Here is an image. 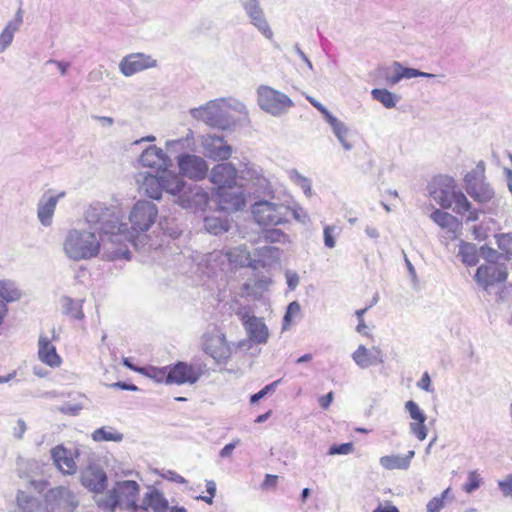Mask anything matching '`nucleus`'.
<instances>
[{
    "mask_svg": "<svg viewBox=\"0 0 512 512\" xmlns=\"http://www.w3.org/2000/svg\"><path fill=\"white\" fill-rule=\"evenodd\" d=\"M238 170L230 162L215 165L210 181L216 186L215 195L221 210L239 211L246 205V197L238 184Z\"/></svg>",
    "mask_w": 512,
    "mask_h": 512,
    "instance_id": "1",
    "label": "nucleus"
},
{
    "mask_svg": "<svg viewBox=\"0 0 512 512\" xmlns=\"http://www.w3.org/2000/svg\"><path fill=\"white\" fill-rule=\"evenodd\" d=\"M430 196L443 208H453L458 215H466L467 221H476L479 212L472 208V204L465 194L457 187L455 180L446 175L435 177L428 186Z\"/></svg>",
    "mask_w": 512,
    "mask_h": 512,
    "instance_id": "2",
    "label": "nucleus"
},
{
    "mask_svg": "<svg viewBox=\"0 0 512 512\" xmlns=\"http://www.w3.org/2000/svg\"><path fill=\"white\" fill-rule=\"evenodd\" d=\"M480 251L486 262L476 270V283L486 291L504 284L508 278V269L504 263L499 262L500 254L488 246H482Z\"/></svg>",
    "mask_w": 512,
    "mask_h": 512,
    "instance_id": "3",
    "label": "nucleus"
},
{
    "mask_svg": "<svg viewBox=\"0 0 512 512\" xmlns=\"http://www.w3.org/2000/svg\"><path fill=\"white\" fill-rule=\"evenodd\" d=\"M63 248L72 260L80 261L96 257L101 243L95 233L87 230H70L65 238Z\"/></svg>",
    "mask_w": 512,
    "mask_h": 512,
    "instance_id": "4",
    "label": "nucleus"
},
{
    "mask_svg": "<svg viewBox=\"0 0 512 512\" xmlns=\"http://www.w3.org/2000/svg\"><path fill=\"white\" fill-rule=\"evenodd\" d=\"M139 495L140 485L136 481H118L105 496L97 500V505L104 512H114L117 507L123 510L138 502Z\"/></svg>",
    "mask_w": 512,
    "mask_h": 512,
    "instance_id": "5",
    "label": "nucleus"
},
{
    "mask_svg": "<svg viewBox=\"0 0 512 512\" xmlns=\"http://www.w3.org/2000/svg\"><path fill=\"white\" fill-rule=\"evenodd\" d=\"M255 221L261 226H277L289 221L290 206L283 203L259 201L252 206Z\"/></svg>",
    "mask_w": 512,
    "mask_h": 512,
    "instance_id": "6",
    "label": "nucleus"
},
{
    "mask_svg": "<svg viewBox=\"0 0 512 512\" xmlns=\"http://www.w3.org/2000/svg\"><path fill=\"white\" fill-rule=\"evenodd\" d=\"M201 348L205 354L217 363H225L231 357V347L226 335L216 326L202 335Z\"/></svg>",
    "mask_w": 512,
    "mask_h": 512,
    "instance_id": "7",
    "label": "nucleus"
},
{
    "mask_svg": "<svg viewBox=\"0 0 512 512\" xmlns=\"http://www.w3.org/2000/svg\"><path fill=\"white\" fill-rule=\"evenodd\" d=\"M257 103L262 110L274 116L281 115L294 105L286 94L268 85L257 88Z\"/></svg>",
    "mask_w": 512,
    "mask_h": 512,
    "instance_id": "8",
    "label": "nucleus"
},
{
    "mask_svg": "<svg viewBox=\"0 0 512 512\" xmlns=\"http://www.w3.org/2000/svg\"><path fill=\"white\" fill-rule=\"evenodd\" d=\"M203 374L204 370L200 365L178 361L173 365H169V385H193Z\"/></svg>",
    "mask_w": 512,
    "mask_h": 512,
    "instance_id": "9",
    "label": "nucleus"
},
{
    "mask_svg": "<svg viewBox=\"0 0 512 512\" xmlns=\"http://www.w3.org/2000/svg\"><path fill=\"white\" fill-rule=\"evenodd\" d=\"M157 213L158 210L155 204L148 201L137 202L129 217L132 229L135 232L147 231L154 224Z\"/></svg>",
    "mask_w": 512,
    "mask_h": 512,
    "instance_id": "10",
    "label": "nucleus"
},
{
    "mask_svg": "<svg viewBox=\"0 0 512 512\" xmlns=\"http://www.w3.org/2000/svg\"><path fill=\"white\" fill-rule=\"evenodd\" d=\"M179 171L193 180H203L208 174V164L204 158L194 154H182L177 158Z\"/></svg>",
    "mask_w": 512,
    "mask_h": 512,
    "instance_id": "11",
    "label": "nucleus"
},
{
    "mask_svg": "<svg viewBox=\"0 0 512 512\" xmlns=\"http://www.w3.org/2000/svg\"><path fill=\"white\" fill-rule=\"evenodd\" d=\"M465 189L467 193L477 202L486 203L489 202L494 192L490 186L480 179L475 173L467 174L464 178Z\"/></svg>",
    "mask_w": 512,
    "mask_h": 512,
    "instance_id": "12",
    "label": "nucleus"
},
{
    "mask_svg": "<svg viewBox=\"0 0 512 512\" xmlns=\"http://www.w3.org/2000/svg\"><path fill=\"white\" fill-rule=\"evenodd\" d=\"M154 66H156V61L142 53H133L125 56L119 65L121 73L125 76H132Z\"/></svg>",
    "mask_w": 512,
    "mask_h": 512,
    "instance_id": "13",
    "label": "nucleus"
},
{
    "mask_svg": "<svg viewBox=\"0 0 512 512\" xmlns=\"http://www.w3.org/2000/svg\"><path fill=\"white\" fill-rule=\"evenodd\" d=\"M405 408L413 420V422L410 423L411 432L419 441L425 440L427 437V428L425 425L426 415L413 400L407 401L405 403Z\"/></svg>",
    "mask_w": 512,
    "mask_h": 512,
    "instance_id": "14",
    "label": "nucleus"
},
{
    "mask_svg": "<svg viewBox=\"0 0 512 512\" xmlns=\"http://www.w3.org/2000/svg\"><path fill=\"white\" fill-rule=\"evenodd\" d=\"M178 204L186 209L205 210L209 202V195L200 187L190 188L188 192L180 196Z\"/></svg>",
    "mask_w": 512,
    "mask_h": 512,
    "instance_id": "15",
    "label": "nucleus"
},
{
    "mask_svg": "<svg viewBox=\"0 0 512 512\" xmlns=\"http://www.w3.org/2000/svg\"><path fill=\"white\" fill-rule=\"evenodd\" d=\"M352 357L355 363L363 369L383 363L382 350L376 346L368 349L364 345H360Z\"/></svg>",
    "mask_w": 512,
    "mask_h": 512,
    "instance_id": "16",
    "label": "nucleus"
},
{
    "mask_svg": "<svg viewBox=\"0 0 512 512\" xmlns=\"http://www.w3.org/2000/svg\"><path fill=\"white\" fill-rule=\"evenodd\" d=\"M81 483L84 487L94 493H100L106 488V474L94 467H87L81 472Z\"/></svg>",
    "mask_w": 512,
    "mask_h": 512,
    "instance_id": "17",
    "label": "nucleus"
},
{
    "mask_svg": "<svg viewBox=\"0 0 512 512\" xmlns=\"http://www.w3.org/2000/svg\"><path fill=\"white\" fill-rule=\"evenodd\" d=\"M204 147L208 156L214 160L225 161L232 155V147L228 145L222 137H207L204 142Z\"/></svg>",
    "mask_w": 512,
    "mask_h": 512,
    "instance_id": "18",
    "label": "nucleus"
},
{
    "mask_svg": "<svg viewBox=\"0 0 512 512\" xmlns=\"http://www.w3.org/2000/svg\"><path fill=\"white\" fill-rule=\"evenodd\" d=\"M242 323L247 330L248 335L257 343H265L269 333L265 323L254 315L245 314L242 317Z\"/></svg>",
    "mask_w": 512,
    "mask_h": 512,
    "instance_id": "19",
    "label": "nucleus"
},
{
    "mask_svg": "<svg viewBox=\"0 0 512 512\" xmlns=\"http://www.w3.org/2000/svg\"><path fill=\"white\" fill-rule=\"evenodd\" d=\"M51 455L61 472L64 474H74L76 472V463L68 449L62 445H58L52 449Z\"/></svg>",
    "mask_w": 512,
    "mask_h": 512,
    "instance_id": "20",
    "label": "nucleus"
},
{
    "mask_svg": "<svg viewBox=\"0 0 512 512\" xmlns=\"http://www.w3.org/2000/svg\"><path fill=\"white\" fill-rule=\"evenodd\" d=\"M140 163L157 171H162L166 167V155L163 150L155 145L146 148L140 156Z\"/></svg>",
    "mask_w": 512,
    "mask_h": 512,
    "instance_id": "21",
    "label": "nucleus"
},
{
    "mask_svg": "<svg viewBox=\"0 0 512 512\" xmlns=\"http://www.w3.org/2000/svg\"><path fill=\"white\" fill-rule=\"evenodd\" d=\"M38 344V356L41 362L53 368L60 366L62 362L61 357L58 355L56 347L50 340L47 337L41 336Z\"/></svg>",
    "mask_w": 512,
    "mask_h": 512,
    "instance_id": "22",
    "label": "nucleus"
},
{
    "mask_svg": "<svg viewBox=\"0 0 512 512\" xmlns=\"http://www.w3.org/2000/svg\"><path fill=\"white\" fill-rule=\"evenodd\" d=\"M64 195L65 192H61L58 195L49 196L47 198L43 196L39 201L38 218L43 225L48 226L51 224L57 202L61 197H64Z\"/></svg>",
    "mask_w": 512,
    "mask_h": 512,
    "instance_id": "23",
    "label": "nucleus"
},
{
    "mask_svg": "<svg viewBox=\"0 0 512 512\" xmlns=\"http://www.w3.org/2000/svg\"><path fill=\"white\" fill-rule=\"evenodd\" d=\"M142 501L147 512H167L169 509L167 499L157 489L145 493Z\"/></svg>",
    "mask_w": 512,
    "mask_h": 512,
    "instance_id": "24",
    "label": "nucleus"
},
{
    "mask_svg": "<svg viewBox=\"0 0 512 512\" xmlns=\"http://www.w3.org/2000/svg\"><path fill=\"white\" fill-rule=\"evenodd\" d=\"M142 189L144 194L152 199L161 198L163 189L162 177L160 175H152L148 173L143 180Z\"/></svg>",
    "mask_w": 512,
    "mask_h": 512,
    "instance_id": "25",
    "label": "nucleus"
},
{
    "mask_svg": "<svg viewBox=\"0 0 512 512\" xmlns=\"http://www.w3.org/2000/svg\"><path fill=\"white\" fill-rule=\"evenodd\" d=\"M393 67L395 69V74L386 77V83L391 86L397 84L400 80L404 78L410 79L415 77L429 76V74L421 72L417 69L405 68L399 62H394Z\"/></svg>",
    "mask_w": 512,
    "mask_h": 512,
    "instance_id": "26",
    "label": "nucleus"
},
{
    "mask_svg": "<svg viewBox=\"0 0 512 512\" xmlns=\"http://www.w3.org/2000/svg\"><path fill=\"white\" fill-rule=\"evenodd\" d=\"M431 219L440 227L456 233L461 226L460 221L450 213L436 209L431 214Z\"/></svg>",
    "mask_w": 512,
    "mask_h": 512,
    "instance_id": "27",
    "label": "nucleus"
},
{
    "mask_svg": "<svg viewBox=\"0 0 512 512\" xmlns=\"http://www.w3.org/2000/svg\"><path fill=\"white\" fill-rule=\"evenodd\" d=\"M413 456L414 451H409L406 456L386 455L381 457L379 462L382 467L388 470L407 469Z\"/></svg>",
    "mask_w": 512,
    "mask_h": 512,
    "instance_id": "28",
    "label": "nucleus"
},
{
    "mask_svg": "<svg viewBox=\"0 0 512 512\" xmlns=\"http://www.w3.org/2000/svg\"><path fill=\"white\" fill-rule=\"evenodd\" d=\"M163 189L169 192L170 194L179 193L184 187V181L182 178L166 169V167L161 171Z\"/></svg>",
    "mask_w": 512,
    "mask_h": 512,
    "instance_id": "29",
    "label": "nucleus"
},
{
    "mask_svg": "<svg viewBox=\"0 0 512 512\" xmlns=\"http://www.w3.org/2000/svg\"><path fill=\"white\" fill-rule=\"evenodd\" d=\"M247 12L252 20V23L266 36L267 38H271L273 33L269 28V25L264 17L263 11L258 6L257 3H254L247 9Z\"/></svg>",
    "mask_w": 512,
    "mask_h": 512,
    "instance_id": "30",
    "label": "nucleus"
},
{
    "mask_svg": "<svg viewBox=\"0 0 512 512\" xmlns=\"http://www.w3.org/2000/svg\"><path fill=\"white\" fill-rule=\"evenodd\" d=\"M92 439L95 442H120L123 434L110 426H103L93 431Z\"/></svg>",
    "mask_w": 512,
    "mask_h": 512,
    "instance_id": "31",
    "label": "nucleus"
},
{
    "mask_svg": "<svg viewBox=\"0 0 512 512\" xmlns=\"http://www.w3.org/2000/svg\"><path fill=\"white\" fill-rule=\"evenodd\" d=\"M479 252L481 253L474 244L468 242H463L459 248L461 260L468 266H474L478 263Z\"/></svg>",
    "mask_w": 512,
    "mask_h": 512,
    "instance_id": "32",
    "label": "nucleus"
},
{
    "mask_svg": "<svg viewBox=\"0 0 512 512\" xmlns=\"http://www.w3.org/2000/svg\"><path fill=\"white\" fill-rule=\"evenodd\" d=\"M138 372L155 380L158 383H165L169 385V366L165 367H144L139 368Z\"/></svg>",
    "mask_w": 512,
    "mask_h": 512,
    "instance_id": "33",
    "label": "nucleus"
},
{
    "mask_svg": "<svg viewBox=\"0 0 512 512\" xmlns=\"http://www.w3.org/2000/svg\"><path fill=\"white\" fill-rule=\"evenodd\" d=\"M62 310L65 315L72 319H82L84 317L81 303L69 297L63 298Z\"/></svg>",
    "mask_w": 512,
    "mask_h": 512,
    "instance_id": "34",
    "label": "nucleus"
},
{
    "mask_svg": "<svg viewBox=\"0 0 512 512\" xmlns=\"http://www.w3.org/2000/svg\"><path fill=\"white\" fill-rule=\"evenodd\" d=\"M373 99L379 101L385 108H393L396 106L397 97L387 89H373L371 91Z\"/></svg>",
    "mask_w": 512,
    "mask_h": 512,
    "instance_id": "35",
    "label": "nucleus"
},
{
    "mask_svg": "<svg viewBox=\"0 0 512 512\" xmlns=\"http://www.w3.org/2000/svg\"><path fill=\"white\" fill-rule=\"evenodd\" d=\"M447 499H452L451 489H445L440 496L432 498L427 504V512H439Z\"/></svg>",
    "mask_w": 512,
    "mask_h": 512,
    "instance_id": "36",
    "label": "nucleus"
},
{
    "mask_svg": "<svg viewBox=\"0 0 512 512\" xmlns=\"http://www.w3.org/2000/svg\"><path fill=\"white\" fill-rule=\"evenodd\" d=\"M482 483V478L480 474L474 470L468 473V479L467 482L463 485V490L466 493H472L473 491L477 490Z\"/></svg>",
    "mask_w": 512,
    "mask_h": 512,
    "instance_id": "37",
    "label": "nucleus"
},
{
    "mask_svg": "<svg viewBox=\"0 0 512 512\" xmlns=\"http://www.w3.org/2000/svg\"><path fill=\"white\" fill-rule=\"evenodd\" d=\"M205 227L206 229L215 235L226 232L228 230V223L217 221L215 219L206 218L205 219Z\"/></svg>",
    "mask_w": 512,
    "mask_h": 512,
    "instance_id": "38",
    "label": "nucleus"
},
{
    "mask_svg": "<svg viewBox=\"0 0 512 512\" xmlns=\"http://www.w3.org/2000/svg\"><path fill=\"white\" fill-rule=\"evenodd\" d=\"M354 451L352 442L332 445L328 451L329 455H347Z\"/></svg>",
    "mask_w": 512,
    "mask_h": 512,
    "instance_id": "39",
    "label": "nucleus"
},
{
    "mask_svg": "<svg viewBox=\"0 0 512 512\" xmlns=\"http://www.w3.org/2000/svg\"><path fill=\"white\" fill-rule=\"evenodd\" d=\"M300 313V305L297 301L291 302L288 307L287 311L284 315V324L283 327L287 328L292 323V318L294 316H297Z\"/></svg>",
    "mask_w": 512,
    "mask_h": 512,
    "instance_id": "40",
    "label": "nucleus"
},
{
    "mask_svg": "<svg viewBox=\"0 0 512 512\" xmlns=\"http://www.w3.org/2000/svg\"><path fill=\"white\" fill-rule=\"evenodd\" d=\"M14 37V29L8 25L0 34V50L6 49L12 42Z\"/></svg>",
    "mask_w": 512,
    "mask_h": 512,
    "instance_id": "41",
    "label": "nucleus"
},
{
    "mask_svg": "<svg viewBox=\"0 0 512 512\" xmlns=\"http://www.w3.org/2000/svg\"><path fill=\"white\" fill-rule=\"evenodd\" d=\"M497 245L499 249L506 254L512 253V237L509 234H501L497 236Z\"/></svg>",
    "mask_w": 512,
    "mask_h": 512,
    "instance_id": "42",
    "label": "nucleus"
},
{
    "mask_svg": "<svg viewBox=\"0 0 512 512\" xmlns=\"http://www.w3.org/2000/svg\"><path fill=\"white\" fill-rule=\"evenodd\" d=\"M334 230H335L334 227L329 226V225L324 227V231H323L324 243H325V246L328 248L335 247L336 241H335V237H334Z\"/></svg>",
    "mask_w": 512,
    "mask_h": 512,
    "instance_id": "43",
    "label": "nucleus"
},
{
    "mask_svg": "<svg viewBox=\"0 0 512 512\" xmlns=\"http://www.w3.org/2000/svg\"><path fill=\"white\" fill-rule=\"evenodd\" d=\"M498 487L504 496H512V475L498 482Z\"/></svg>",
    "mask_w": 512,
    "mask_h": 512,
    "instance_id": "44",
    "label": "nucleus"
},
{
    "mask_svg": "<svg viewBox=\"0 0 512 512\" xmlns=\"http://www.w3.org/2000/svg\"><path fill=\"white\" fill-rule=\"evenodd\" d=\"M226 256L231 263H237L238 261L234 257L242 256V257L247 258L248 253L246 252L245 248H235L233 250L228 251L226 253Z\"/></svg>",
    "mask_w": 512,
    "mask_h": 512,
    "instance_id": "45",
    "label": "nucleus"
},
{
    "mask_svg": "<svg viewBox=\"0 0 512 512\" xmlns=\"http://www.w3.org/2000/svg\"><path fill=\"white\" fill-rule=\"evenodd\" d=\"M277 383L278 382H274L269 385H266L262 390L253 394L250 398L251 403H256L261 398H263L269 391H272L274 389V387L277 385Z\"/></svg>",
    "mask_w": 512,
    "mask_h": 512,
    "instance_id": "46",
    "label": "nucleus"
},
{
    "mask_svg": "<svg viewBox=\"0 0 512 512\" xmlns=\"http://www.w3.org/2000/svg\"><path fill=\"white\" fill-rule=\"evenodd\" d=\"M290 216L299 222L307 219V213L299 206L290 207Z\"/></svg>",
    "mask_w": 512,
    "mask_h": 512,
    "instance_id": "47",
    "label": "nucleus"
},
{
    "mask_svg": "<svg viewBox=\"0 0 512 512\" xmlns=\"http://www.w3.org/2000/svg\"><path fill=\"white\" fill-rule=\"evenodd\" d=\"M277 485H278V476L272 475V474H267L262 483V488L263 489H273V488H276Z\"/></svg>",
    "mask_w": 512,
    "mask_h": 512,
    "instance_id": "48",
    "label": "nucleus"
},
{
    "mask_svg": "<svg viewBox=\"0 0 512 512\" xmlns=\"http://www.w3.org/2000/svg\"><path fill=\"white\" fill-rule=\"evenodd\" d=\"M417 386L425 391H432L431 389V379L428 372H424L421 379L417 383Z\"/></svg>",
    "mask_w": 512,
    "mask_h": 512,
    "instance_id": "49",
    "label": "nucleus"
},
{
    "mask_svg": "<svg viewBox=\"0 0 512 512\" xmlns=\"http://www.w3.org/2000/svg\"><path fill=\"white\" fill-rule=\"evenodd\" d=\"M0 296L7 301L14 300L12 292L10 291L7 283L0 281Z\"/></svg>",
    "mask_w": 512,
    "mask_h": 512,
    "instance_id": "50",
    "label": "nucleus"
},
{
    "mask_svg": "<svg viewBox=\"0 0 512 512\" xmlns=\"http://www.w3.org/2000/svg\"><path fill=\"white\" fill-rule=\"evenodd\" d=\"M26 423L24 420L19 419L16 427H14L13 434L16 438L21 439L26 431Z\"/></svg>",
    "mask_w": 512,
    "mask_h": 512,
    "instance_id": "51",
    "label": "nucleus"
},
{
    "mask_svg": "<svg viewBox=\"0 0 512 512\" xmlns=\"http://www.w3.org/2000/svg\"><path fill=\"white\" fill-rule=\"evenodd\" d=\"M239 443H240V440L237 439L236 441H234L232 443L226 444L220 451V456L223 458L229 457L232 454L233 450L235 449L236 445H238Z\"/></svg>",
    "mask_w": 512,
    "mask_h": 512,
    "instance_id": "52",
    "label": "nucleus"
},
{
    "mask_svg": "<svg viewBox=\"0 0 512 512\" xmlns=\"http://www.w3.org/2000/svg\"><path fill=\"white\" fill-rule=\"evenodd\" d=\"M60 412L68 415H77L81 410L80 405H64L59 408Z\"/></svg>",
    "mask_w": 512,
    "mask_h": 512,
    "instance_id": "53",
    "label": "nucleus"
},
{
    "mask_svg": "<svg viewBox=\"0 0 512 512\" xmlns=\"http://www.w3.org/2000/svg\"><path fill=\"white\" fill-rule=\"evenodd\" d=\"M333 392H329L326 395H323L319 398V405L322 409L326 410L331 405L333 401Z\"/></svg>",
    "mask_w": 512,
    "mask_h": 512,
    "instance_id": "54",
    "label": "nucleus"
},
{
    "mask_svg": "<svg viewBox=\"0 0 512 512\" xmlns=\"http://www.w3.org/2000/svg\"><path fill=\"white\" fill-rule=\"evenodd\" d=\"M124 512H147V508H145L144 503L138 504L137 502L133 503L132 505L127 506L123 509Z\"/></svg>",
    "mask_w": 512,
    "mask_h": 512,
    "instance_id": "55",
    "label": "nucleus"
},
{
    "mask_svg": "<svg viewBox=\"0 0 512 512\" xmlns=\"http://www.w3.org/2000/svg\"><path fill=\"white\" fill-rule=\"evenodd\" d=\"M372 512H400L399 509L392 505L391 503H387L386 505H379Z\"/></svg>",
    "mask_w": 512,
    "mask_h": 512,
    "instance_id": "56",
    "label": "nucleus"
},
{
    "mask_svg": "<svg viewBox=\"0 0 512 512\" xmlns=\"http://www.w3.org/2000/svg\"><path fill=\"white\" fill-rule=\"evenodd\" d=\"M307 99L318 111H320L322 114L330 117L329 112L321 103H319L317 100H315L312 97H307Z\"/></svg>",
    "mask_w": 512,
    "mask_h": 512,
    "instance_id": "57",
    "label": "nucleus"
},
{
    "mask_svg": "<svg viewBox=\"0 0 512 512\" xmlns=\"http://www.w3.org/2000/svg\"><path fill=\"white\" fill-rule=\"evenodd\" d=\"M113 386L118 387L122 390L137 391L138 387L134 384H128L124 382H117Z\"/></svg>",
    "mask_w": 512,
    "mask_h": 512,
    "instance_id": "58",
    "label": "nucleus"
},
{
    "mask_svg": "<svg viewBox=\"0 0 512 512\" xmlns=\"http://www.w3.org/2000/svg\"><path fill=\"white\" fill-rule=\"evenodd\" d=\"M7 311H8V309H7L6 304L3 301L0 300V326L4 322V319H5L6 315H7Z\"/></svg>",
    "mask_w": 512,
    "mask_h": 512,
    "instance_id": "59",
    "label": "nucleus"
},
{
    "mask_svg": "<svg viewBox=\"0 0 512 512\" xmlns=\"http://www.w3.org/2000/svg\"><path fill=\"white\" fill-rule=\"evenodd\" d=\"M367 329H368V327H367L364 319H361V321H359V323L356 327V330L361 334L367 335Z\"/></svg>",
    "mask_w": 512,
    "mask_h": 512,
    "instance_id": "60",
    "label": "nucleus"
},
{
    "mask_svg": "<svg viewBox=\"0 0 512 512\" xmlns=\"http://www.w3.org/2000/svg\"><path fill=\"white\" fill-rule=\"evenodd\" d=\"M207 492L211 497L215 496L216 493V485L213 481L207 482Z\"/></svg>",
    "mask_w": 512,
    "mask_h": 512,
    "instance_id": "61",
    "label": "nucleus"
},
{
    "mask_svg": "<svg viewBox=\"0 0 512 512\" xmlns=\"http://www.w3.org/2000/svg\"><path fill=\"white\" fill-rule=\"evenodd\" d=\"M298 284V278L296 276H292L288 279V285L291 289H294Z\"/></svg>",
    "mask_w": 512,
    "mask_h": 512,
    "instance_id": "62",
    "label": "nucleus"
},
{
    "mask_svg": "<svg viewBox=\"0 0 512 512\" xmlns=\"http://www.w3.org/2000/svg\"><path fill=\"white\" fill-rule=\"evenodd\" d=\"M123 364L126 367H128L129 369L136 371V372H138V369L140 368V367H135L132 363H130V361L127 358L123 360Z\"/></svg>",
    "mask_w": 512,
    "mask_h": 512,
    "instance_id": "63",
    "label": "nucleus"
},
{
    "mask_svg": "<svg viewBox=\"0 0 512 512\" xmlns=\"http://www.w3.org/2000/svg\"><path fill=\"white\" fill-rule=\"evenodd\" d=\"M270 413H271V412L269 411V412H267V413H265V414L259 415V416L257 417V419H256V422H257V423H261V422L266 421V420L268 419V417L270 416Z\"/></svg>",
    "mask_w": 512,
    "mask_h": 512,
    "instance_id": "64",
    "label": "nucleus"
}]
</instances>
